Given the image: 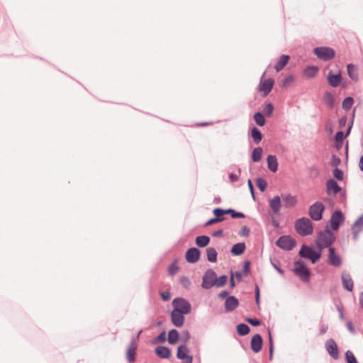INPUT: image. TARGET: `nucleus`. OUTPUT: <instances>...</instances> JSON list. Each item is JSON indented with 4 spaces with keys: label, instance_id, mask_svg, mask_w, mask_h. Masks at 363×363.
Here are the masks:
<instances>
[{
    "label": "nucleus",
    "instance_id": "423d86ee",
    "mask_svg": "<svg viewBox=\"0 0 363 363\" xmlns=\"http://www.w3.org/2000/svg\"><path fill=\"white\" fill-rule=\"evenodd\" d=\"M173 310L188 315L191 311V305L189 301L183 297L174 298L172 301Z\"/></svg>",
    "mask_w": 363,
    "mask_h": 363
},
{
    "label": "nucleus",
    "instance_id": "4be33fe9",
    "mask_svg": "<svg viewBox=\"0 0 363 363\" xmlns=\"http://www.w3.org/2000/svg\"><path fill=\"white\" fill-rule=\"evenodd\" d=\"M155 354L160 359H169L172 355L171 349L164 345H158L155 348Z\"/></svg>",
    "mask_w": 363,
    "mask_h": 363
},
{
    "label": "nucleus",
    "instance_id": "f03ea898",
    "mask_svg": "<svg viewBox=\"0 0 363 363\" xmlns=\"http://www.w3.org/2000/svg\"><path fill=\"white\" fill-rule=\"evenodd\" d=\"M294 228L296 233L302 237L310 235L313 232V223L307 217L298 218L295 222Z\"/></svg>",
    "mask_w": 363,
    "mask_h": 363
},
{
    "label": "nucleus",
    "instance_id": "a211bd4d",
    "mask_svg": "<svg viewBox=\"0 0 363 363\" xmlns=\"http://www.w3.org/2000/svg\"><path fill=\"white\" fill-rule=\"evenodd\" d=\"M185 315L183 313L172 310L170 313L172 323L177 328H181L184 323Z\"/></svg>",
    "mask_w": 363,
    "mask_h": 363
},
{
    "label": "nucleus",
    "instance_id": "bb28decb",
    "mask_svg": "<svg viewBox=\"0 0 363 363\" xmlns=\"http://www.w3.org/2000/svg\"><path fill=\"white\" fill-rule=\"evenodd\" d=\"M249 135L255 144H259L263 138L262 132L256 126H253L252 128H250Z\"/></svg>",
    "mask_w": 363,
    "mask_h": 363
},
{
    "label": "nucleus",
    "instance_id": "a18cd8bd",
    "mask_svg": "<svg viewBox=\"0 0 363 363\" xmlns=\"http://www.w3.org/2000/svg\"><path fill=\"white\" fill-rule=\"evenodd\" d=\"M179 267L177 265V259H174L173 262L168 266V274L170 276H174L179 272Z\"/></svg>",
    "mask_w": 363,
    "mask_h": 363
},
{
    "label": "nucleus",
    "instance_id": "f8f14e48",
    "mask_svg": "<svg viewBox=\"0 0 363 363\" xmlns=\"http://www.w3.org/2000/svg\"><path fill=\"white\" fill-rule=\"evenodd\" d=\"M201 250L196 247H189L185 252V259L188 263L195 264L200 259Z\"/></svg>",
    "mask_w": 363,
    "mask_h": 363
},
{
    "label": "nucleus",
    "instance_id": "9b49d317",
    "mask_svg": "<svg viewBox=\"0 0 363 363\" xmlns=\"http://www.w3.org/2000/svg\"><path fill=\"white\" fill-rule=\"evenodd\" d=\"M345 217L344 213L340 209H336L333 213L329 223L333 230H337L340 226L345 222Z\"/></svg>",
    "mask_w": 363,
    "mask_h": 363
},
{
    "label": "nucleus",
    "instance_id": "de8ad7c7",
    "mask_svg": "<svg viewBox=\"0 0 363 363\" xmlns=\"http://www.w3.org/2000/svg\"><path fill=\"white\" fill-rule=\"evenodd\" d=\"M328 225H327L325 226V229L324 230L320 231L318 233V236L316 238V239L320 240L321 242H323L325 245H327V244H328V242H328Z\"/></svg>",
    "mask_w": 363,
    "mask_h": 363
},
{
    "label": "nucleus",
    "instance_id": "1a4fd4ad",
    "mask_svg": "<svg viewBox=\"0 0 363 363\" xmlns=\"http://www.w3.org/2000/svg\"><path fill=\"white\" fill-rule=\"evenodd\" d=\"M142 330H140L135 337H133L129 346L128 347L125 352L126 359L128 363H133L136 361V354H137V340L139 338L140 333H142Z\"/></svg>",
    "mask_w": 363,
    "mask_h": 363
},
{
    "label": "nucleus",
    "instance_id": "7c9ffc66",
    "mask_svg": "<svg viewBox=\"0 0 363 363\" xmlns=\"http://www.w3.org/2000/svg\"><path fill=\"white\" fill-rule=\"evenodd\" d=\"M318 70H319V68L318 66L308 65L304 68L303 73L305 77H306L308 78H313V77H315Z\"/></svg>",
    "mask_w": 363,
    "mask_h": 363
},
{
    "label": "nucleus",
    "instance_id": "58836bf2",
    "mask_svg": "<svg viewBox=\"0 0 363 363\" xmlns=\"http://www.w3.org/2000/svg\"><path fill=\"white\" fill-rule=\"evenodd\" d=\"M265 115L260 111L255 112L253 118L257 125L262 127L266 124Z\"/></svg>",
    "mask_w": 363,
    "mask_h": 363
},
{
    "label": "nucleus",
    "instance_id": "37998d69",
    "mask_svg": "<svg viewBox=\"0 0 363 363\" xmlns=\"http://www.w3.org/2000/svg\"><path fill=\"white\" fill-rule=\"evenodd\" d=\"M354 102V100L352 96H347L342 101V107L345 111H347L351 109Z\"/></svg>",
    "mask_w": 363,
    "mask_h": 363
},
{
    "label": "nucleus",
    "instance_id": "49530a36",
    "mask_svg": "<svg viewBox=\"0 0 363 363\" xmlns=\"http://www.w3.org/2000/svg\"><path fill=\"white\" fill-rule=\"evenodd\" d=\"M270 262L272 264V265L273 266V267L276 269V271L281 276V277H284L285 275V272L284 269H281V267H280L281 264H280V262L279 259L274 258V259H270Z\"/></svg>",
    "mask_w": 363,
    "mask_h": 363
},
{
    "label": "nucleus",
    "instance_id": "5fc2aeb1",
    "mask_svg": "<svg viewBox=\"0 0 363 363\" xmlns=\"http://www.w3.org/2000/svg\"><path fill=\"white\" fill-rule=\"evenodd\" d=\"M335 236L334 235V233L333 232L332 230L330 229H328V244H327V247H328V250L330 249V247H333L332 246V245L335 242Z\"/></svg>",
    "mask_w": 363,
    "mask_h": 363
},
{
    "label": "nucleus",
    "instance_id": "680f3d73",
    "mask_svg": "<svg viewBox=\"0 0 363 363\" xmlns=\"http://www.w3.org/2000/svg\"><path fill=\"white\" fill-rule=\"evenodd\" d=\"M340 163L341 159L335 154H333L331 158V165L335 168L336 167H338Z\"/></svg>",
    "mask_w": 363,
    "mask_h": 363
},
{
    "label": "nucleus",
    "instance_id": "ddd939ff",
    "mask_svg": "<svg viewBox=\"0 0 363 363\" xmlns=\"http://www.w3.org/2000/svg\"><path fill=\"white\" fill-rule=\"evenodd\" d=\"M326 79L330 86L337 88L342 83V77L341 72L338 71L337 73H335L333 70H330Z\"/></svg>",
    "mask_w": 363,
    "mask_h": 363
},
{
    "label": "nucleus",
    "instance_id": "9d476101",
    "mask_svg": "<svg viewBox=\"0 0 363 363\" xmlns=\"http://www.w3.org/2000/svg\"><path fill=\"white\" fill-rule=\"evenodd\" d=\"M216 275L217 274L213 269H207L203 276L201 286L205 289H209L215 286Z\"/></svg>",
    "mask_w": 363,
    "mask_h": 363
},
{
    "label": "nucleus",
    "instance_id": "c03bdc74",
    "mask_svg": "<svg viewBox=\"0 0 363 363\" xmlns=\"http://www.w3.org/2000/svg\"><path fill=\"white\" fill-rule=\"evenodd\" d=\"M257 187L261 192L266 191L267 188V182L262 177H257L255 179Z\"/></svg>",
    "mask_w": 363,
    "mask_h": 363
},
{
    "label": "nucleus",
    "instance_id": "473e14b6",
    "mask_svg": "<svg viewBox=\"0 0 363 363\" xmlns=\"http://www.w3.org/2000/svg\"><path fill=\"white\" fill-rule=\"evenodd\" d=\"M283 200L284 201V206L287 208H293L297 203L296 196H292L290 194H288L287 195L284 196Z\"/></svg>",
    "mask_w": 363,
    "mask_h": 363
},
{
    "label": "nucleus",
    "instance_id": "6e6d98bb",
    "mask_svg": "<svg viewBox=\"0 0 363 363\" xmlns=\"http://www.w3.org/2000/svg\"><path fill=\"white\" fill-rule=\"evenodd\" d=\"M251 272V261L245 260L242 264V271L243 275L247 276L250 274Z\"/></svg>",
    "mask_w": 363,
    "mask_h": 363
},
{
    "label": "nucleus",
    "instance_id": "09e8293b",
    "mask_svg": "<svg viewBox=\"0 0 363 363\" xmlns=\"http://www.w3.org/2000/svg\"><path fill=\"white\" fill-rule=\"evenodd\" d=\"M228 279V277L226 274H222L218 277L216 276L215 286L217 288L224 286L226 284Z\"/></svg>",
    "mask_w": 363,
    "mask_h": 363
},
{
    "label": "nucleus",
    "instance_id": "5701e85b",
    "mask_svg": "<svg viewBox=\"0 0 363 363\" xmlns=\"http://www.w3.org/2000/svg\"><path fill=\"white\" fill-rule=\"evenodd\" d=\"M291 57L289 55L283 54L279 56L277 63L275 64L274 68L275 69L277 72L281 71L289 63Z\"/></svg>",
    "mask_w": 363,
    "mask_h": 363
},
{
    "label": "nucleus",
    "instance_id": "bf43d9fd",
    "mask_svg": "<svg viewBox=\"0 0 363 363\" xmlns=\"http://www.w3.org/2000/svg\"><path fill=\"white\" fill-rule=\"evenodd\" d=\"M362 228L363 230V213L353 223L352 229Z\"/></svg>",
    "mask_w": 363,
    "mask_h": 363
},
{
    "label": "nucleus",
    "instance_id": "f704fd0d",
    "mask_svg": "<svg viewBox=\"0 0 363 363\" xmlns=\"http://www.w3.org/2000/svg\"><path fill=\"white\" fill-rule=\"evenodd\" d=\"M211 241L209 236L206 235H199L196 238L195 242L199 247H206Z\"/></svg>",
    "mask_w": 363,
    "mask_h": 363
},
{
    "label": "nucleus",
    "instance_id": "864d4df0",
    "mask_svg": "<svg viewBox=\"0 0 363 363\" xmlns=\"http://www.w3.org/2000/svg\"><path fill=\"white\" fill-rule=\"evenodd\" d=\"M255 299L256 305L257 306L258 308H260V301H261V296H260V289L259 285L256 283L255 284Z\"/></svg>",
    "mask_w": 363,
    "mask_h": 363
},
{
    "label": "nucleus",
    "instance_id": "7ed1b4c3",
    "mask_svg": "<svg viewBox=\"0 0 363 363\" xmlns=\"http://www.w3.org/2000/svg\"><path fill=\"white\" fill-rule=\"evenodd\" d=\"M293 272L303 282H308L311 280V271L304 261L301 259L294 262Z\"/></svg>",
    "mask_w": 363,
    "mask_h": 363
},
{
    "label": "nucleus",
    "instance_id": "72a5a7b5",
    "mask_svg": "<svg viewBox=\"0 0 363 363\" xmlns=\"http://www.w3.org/2000/svg\"><path fill=\"white\" fill-rule=\"evenodd\" d=\"M213 213L218 223H220L226 219L225 215L227 214V209L217 207L213 210Z\"/></svg>",
    "mask_w": 363,
    "mask_h": 363
},
{
    "label": "nucleus",
    "instance_id": "79ce46f5",
    "mask_svg": "<svg viewBox=\"0 0 363 363\" xmlns=\"http://www.w3.org/2000/svg\"><path fill=\"white\" fill-rule=\"evenodd\" d=\"M267 331H268V339H269V361H272L273 359V355H274V346L273 337H272L270 329L268 328Z\"/></svg>",
    "mask_w": 363,
    "mask_h": 363
},
{
    "label": "nucleus",
    "instance_id": "c756f323",
    "mask_svg": "<svg viewBox=\"0 0 363 363\" xmlns=\"http://www.w3.org/2000/svg\"><path fill=\"white\" fill-rule=\"evenodd\" d=\"M189 350L186 344H181L177 347V358L179 359H184L189 355Z\"/></svg>",
    "mask_w": 363,
    "mask_h": 363
},
{
    "label": "nucleus",
    "instance_id": "4d7b16f0",
    "mask_svg": "<svg viewBox=\"0 0 363 363\" xmlns=\"http://www.w3.org/2000/svg\"><path fill=\"white\" fill-rule=\"evenodd\" d=\"M179 282L183 288L188 289L191 285V280L188 277L182 276L180 277Z\"/></svg>",
    "mask_w": 363,
    "mask_h": 363
},
{
    "label": "nucleus",
    "instance_id": "412c9836",
    "mask_svg": "<svg viewBox=\"0 0 363 363\" xmlns=\"http://www.w3.org/2000/svg\"><path fill=\"white\" fill-rule=\"evenodd\" d=\"M269 205L274 215L279 214L282 206L281 197L279 195H277L272 199H270L269 200Z\"/></svg>",
    "mask_w": 363,
    "mask_h": 363
},
{
    "label": "nucleus",
    "instance_id": "3c124183",
    "mask_svg": "<svg viewBox=\"0 0 363 363\" xmlns=\"http://www.w3.org/2000/svg\"><path fill=\"white\" fill-rule=\"evenodd\" d=\"M333 174L334 177L333 179H335L336 181H342L344 179V172L337 167L333 169Z\"/></svg>",
    "mask_w": 363,
    "mask_h": 363
},
{
    "label": "nucleus",
    "instance_id": "393cba45",
    "mask_svg": "<svg viewBox=\"0 0 363 363\" xmlns=\"http://www.w3.org/2000/svg\"><path fill=\"white\" fill-rule=\"evenodd\" d=\"M267 167L270 172L275 173L278 170L279 163L276 155H269L267 157Z\"/></svg>",
    "mask_w": 363,
    "mask_h": 363
},
{
    "label": "nucleus",
    "instance_id": "4c0bfd02",
    "mask_svg": "<svg viewBox=\"0 0 363 363\" xmlns=\"http://www.w3.org/2000/svg\"><path fill=\"white\" fill-rule=\"evenodd\" d=\"M263 149L261 147L254 148L251 153V160L253 162H258L261 160Z\"/></svg>",
    "mask_w": 363,
    "mask_h": 363
},
{
    "label": "nucleus",
    "instance_id": "69168bd1",
    "mask_svg": "<svg viewBox=\"0 0 363 363\" xmlns=\"http://www.w3.org/2000/svg\"><path fill=\"white\" fill-rule=\"evenodd\" d=\"M309 171L311 172V176L313 177H316L319 174V169L315 164L312 165L309 168Z\"/></svg>",
    "mask_w": 363,
    "mask_h": 363
},
{
    "label": "nucleus",
    "instance_id": "cd10ccee",
    "mask_svg": "<svg viewBox=\"0 0 363 363\" xmlns=\"http://www.w3.org/2000/svg\"><path fill=\"white\" fill-rule=\"evenodd\" d=\"M345 138L343 136V131L340 130L336 132L334 138V147L337 151L342 149Z\"/></svg>",
    "mask_w": 363,
    "mask_h": 363
},
{
    "label": "nucleus",
    "instance_id": "aec40b11",
    "mask_svg": "<svg viewBox=\"0 0 363 363\" xmlns=\"http://www.w3.org/2000/svg\"><path fill=\"white\" fill-rule=\"evenodd\" d=\"M239 306V300L235 296L231 295L225 301L224 308L225 313L232 312Z\"/></svg>",
    "mask_w": 363,
    "mask_h": 363
},
{
    "label": "nucleus",
    "instance_id": "6e6552de",
    "mask_svg": "<svg viewBox=\"0 0 363 363\" xmlns=\"http://www.w3.org/2000/svg\"><path fill=\"white\" fill-rule=\"evenodd\" d=\"M279 248L285 251L292 250L296 245V240L290 235H281L275 242Z\"/></svg>",
    "mask_w": 363,
    "mask_h": 363
},
{
    "label": "nucleus",
    "instance_id": "603ef678",
    "mask_svg": "<svg viewBox=\"0 0 363 363\" xmlns=\"http://www.w3.org/2000/svg\"><path fill=\"white\" fill-rule=\"evenodd\" d=\"M347 363H358V361L352 351L347 350L345 354Z\"/></svg>",
    "mask_w": 363,
    "mask_h": 363
},
{
    "label": "nucleus",
    "instance_id": "ea45409f",
    "mask_svg": "<svg viewBox=\"0 0 363 363\" xmlns=\"http://www.w3.org/2000/svg\"><path fill=\"white\" fill-rule=\"evenodd\" d=\"M274 110V106L272 102H265L264 104L263 108V114L265 115L266 117H271L273 114Z\"/></svg>",
    "mask_w": 363,
    "mask_h": 363
},
{
    "label": "nucleus",
    "instance_id": "f257e3e1",
    "mask_svg": "<svg viewBox=\"0 0 363 363\" xmlns=\"http://www.w3.org/2000/svg\"><path fill=\"white\" fill-rule=\"evenodd\" d=\"M328 248L327 245L315 239V245L308 246L303 244L298 252V255L304 259H308L312 264L318 262L321 257L323 249Z\"/></svg>",
    "mask_w": 363,
    "mask_h": 363
},
{
    "label": "nucleus",
    "instance_id": "2f4dec72",
    "mask_svg": "<svg viewBox=\"0 0 363 363\" xmlns=\"http://www.w3.org/2000/svg\"><path fill=\"white\" fill-rule=\"evenodd\" d=\"M179 333L177 329H171L168 333L167 341L170 345H175L179 342Z\"/></svg>",
    "mask_w": 363,
    "mask_h": 363
},
{
    "label": "nucleus",
    "instance_id": "8fccbe9b",
    "mask_svg": "<svg viewBox=\"0 0 363 363\" xmlns=\"http://www.w3.org/2000/svg\"><path fill=\"white\" fill-rule=\"evenodd\" d=\"M227 214H229L232 218H244L245 215L240 211H237L233 208H227Z\"/></svg>",
    "mask_w": 363,
    "mask_h": 363
},
{
    "label": "nucleus",
    "instance_id": "20e7f679",
    "mask_svg": "<svg viewBox=\"0 0 363 363\" xmlns=\"http://www.w3.org/2000/svg\"><path fill=\"white\" fill-rule=\"evenodd\" d=\"M313 53L318 59L325 62L330 61L335 57V50L328 46L316 47L313 49Z\"/></svg>",
    "mask_w": 363,
    "mask_h": 363
},
{
    "label": "nucleus",
    "instance_id": "a878e982",
    "mask_svg": "<svg viewBox=\"0 0 363 363\" xmlns=\"http://www.w3.org/2000/svg\"><path fill=\"white\" fill-rule=\"evenodd\" d=\"M323 101L330 109H333L335 107V99L330 91H327L323 94Z\"/></svg>",
    "mask_w": 363,
    "mask_h": 363
},
{
    "label": "nucleus",
    "instance_id": "052dcab7",
    "mask_svg": "<svg viewBox=\"0 0 363 363\" xmlns=\"http://www.w3.org/2000/svg\"><path fill=\"white\" fill-rule=\"evenodd\" d=\"M159 294L163 301H168L171 298V293L169 291H160Z\"/></svg>",
    "mask_w": 363,
    "mask_h": 363
},
{
    "label": "nucleus",
    "instance_id": "e2e57ef3",
    "mask_svg": "<svg viewBox=\"0 0 363 363\" xmlns=\"http://www.w3.org/2000/svg\"><path fill=\"white\" fill-rule=\"evenodd\" d=\"M354 112H353L352 113V120L350 121V123L348 124V126H347V128L345 132L343 131V136L347 138L350 133H351V130H352V125H353V121H354Z\"/></svg>",
    "mask_w": 363,
    "mask_h": 363
},
{
    "label": "nucleus",
    "instance_id": "2eb2a0df",
    "mask_svg": "<svg viewBox=\"0 0 363 363\" xmlns=\"http://www.w3.org/2000/svg\"><path fill=\"white\" fill-rule=\"evenodd\" d=\"M326 194L328 196H336L338 192L342 191V187L338 184L337 182L333 179L330 178L325 183Z\"/></svg>",
    "mask_w": 363,
    "mask_h": 363
},
{
    "label": "nucleus",
    "instance_id": "774afa93",
    "mask_svg": "<svg viewBox=\"0 0 363 363\" xmlns=\"http://www.w3.org/2000/svg\"><path fill=\"white\" fill-rule=\"evenodd\" d=\"M250 233V228L246 225L242 227L240 235L243 237H248Z\"/></svg>",
    "mask_w": 363,
    "mask_h": 363
},
{
    "label": "nucleus",
    "instance_id": "0eeeda50",
    "mask_svg": "<svg viewBox=\"0 0 363 363\" xmlns=\"http://www.w3.org/2000/svg\"><path fill=\"white\" fill-rule=\"evenodd\" d=\"M325 207L321 201H315L308 209L310 218L314 221H319L323 218Z\"/></svg>",
    "mask_w": 363,
    "mask_h": 363
},
{
    "label": "nucleus",
    "instance_id": "b1692460",
    "mask_svg": "<svg viewBox=\"0 0 363 363\" xmlns=\"http://www.w3.org/2000/svg\"><path fill=\"white\" fill-rule=\"evenodd\" d=\"M246 250V244L244 242H237L234 244L230 252L233 256H240L242 255Z\"/></svg>",
    "mask_w": 363,
    "mask_h": 363
},
{
    "label": "nucleus",
    "instance_id": "0e129e2a",
    "mask_svg": "<svg viewBox=\"0 0 363 363\" xmlns=\"http://www.w3.org/2000/svg\"><path fill=\"white\" fill-rule=\"evenodd\" d=\"M230 276L233 275V277L236 279L237 281L240 282L242 279L243 273L240 271L233 272L230 270Z\"/></svg>",
    "mask_w": 363,
    "mask_h": 363
},
{
    "label": "nucleus",
    "instance_id": "6ab92c4d",
    "mask_svg": "<svg viewBox=\"0 0 363 363\" xmlns=\"http://www.w3.org/2000/svg\"><path fill=\"white\" fill-rule=\"evenodd\" d=\"M341 279L343 289L350 292L352 291L354 288V281L350 274L344 271L341 274Z\"/></svg>",
    "mask_w": 363,
    "mask_h": 363
},
{
    "label": "nucleus",
    "instance_id": "c9c22d12",
    "mask_svg": "<svg viewBox=\"0 0 363 363\" xmlns=\"http://www.w3.org/2000/svg\"><path fill=\"white\" fill-rule=\"evenodd\" d=\"M236 331L238 335L240 336H245L248 335L250 332V326L244 323H240L236 326Z\"/></svg>",
    "mask_w": 363,
    "mask_h": 363
},
{
    "label": "nucleus",
    "instance_id": "338daca9",
    "mask_svg": "<svg viewBox=\"0 0 363 363\" xmlns=\"http://www.w3.org/2000/svg\"><path fill=\"white\" fill-rule=\"evenodd\" d=\"M346 327L351 334L355 335L357 333V330L351 320H348L346 323Z\"/></svg>",
    "mask_w": 363,
    "mask_h": 363
},
{
    "label": "nucleus",
    "instance_id": "dca6fc26",
    "mask_svg": "<svg viewBox=\"0 0 363 363\" xmlns=\"http://www.w3.org/2000/svg\"><path fill=\"white\" fill-rule=\"evenodd\" d=\"M328 252V261L329 264L335 267H340L342 263V259L341 256L336 252V249L335 247H330Z\"/></svg>",
    "mask_w": 363,
    "mask_h": 363
},
{
    "label": "nucleus",
    "instance_id": "c85d7f7f",
    "mask_svg": "<svg viewBox=\"0 0 363 363\" xmlns=\"http://www.w3.org/2000/svg\"><path fill=\"white\" fill-rule=\"evenodd\" d=\"M347 72L348 77L353 81L357 82L359 79L357 68L354 64L350 63L347 65Z\"/></svg>",
    "mask_w": 363,
    "mask_h": 363
},
{
    "label": "nucleus",
    "instance_id": "4468645a",
    "mask_svg": "<svg viewBox=\"0 0 363 363\" xmlns=\"http://www.w3.org/2000/svg\"><path fill=\"white\" fill-rule=\"evenodd\" d=\"M325 350L328 354L333 359H337L340 357V350L338 346L333 338H330L326 341Z\"/></svg>",
    "mask_w": 363,
    "mask_h": 363
},
{
    "label": "nucleus",
    "instance_id": "13d9d810",
    "mask_svg": "<svg viewBox=\"0 0 363 363\" xmlns=\"http://www.w3.org/2000/svg\"><path fill=\"white\" fill-rule=\"evenodd\" d=\"M245 320L253 327H258L262 324V320L257 318L247 317Z\"/></svg>",
    "mask_w": 363,
    "mask_h": 363
},
{
    "label": "nucleus",
    "instance_id": "a19ab883",
    "mask_svg": "<svg viewBox=\"0 0 363 363\" xmlns=\"http://www.w3.org/2000/svg\"><path fill=\"white\" fill-rule=\"evenodd\" d=\"M166 332L162 330L158 335L155 337L150 340L152 345H156L159 343H164L166 341Z\"/></svg>",
    "mask_w": 363,
    "mask_h": 363
},
{
    "label": "nucleus",
    "instance_id": "39448f33",
    "mask_svg": "<svg viewBox=\"0 0 363 363\" xmlns=\"http://www.w3.org/2000/svg\"><path fill=\"white\" fill-rule=\"evenodd\" d=\"M265 74L266 71L262 74L259 84L257 87L258 91L261 93L262 97H266L271 92L275 83L274 79L272 77L264 79Z\"/></svg>",
    "mask_w": 363,
    "mask_h": 363
},
{
    "label": "nucleus",
    "instance_id": "e433bc0d",
    "mask_svg": "<svg viewBox=\"0 0 363 363\" xmlns=\"http://www.w3.org/2000/svg\"><path fill=\"white\" fill-rule=\"evenodd\" d=\"M207 260L211 263H215L218 259V252L214 247H208L206 249Z\"/></svg>",
    "mask_w": 363,
    "mask_h": 363
},
{
    "label": "nucleus",
    "instance_id": "f3484780",
    "mask_svg": "<svg viewBox=\"0 0 363 363\" xmlns=\"http://www.w3.org/2000/svg\"><path fill=\"white\" fill-rule=\"evenodd\" d=\"M263 347V338L262 335L259 333L255 334L250 341V347L251 350L255 353L259 352Z\"/></svg>",
    "mask_w": 363,
    "mask_h": 363
}]
</instances>
